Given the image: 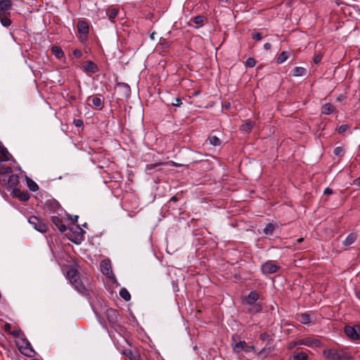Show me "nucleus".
Here are the masks:
<instances>
[{"label": "nucleus", "mask_w": 360, "mask_h": 360, "mask_svg": "<svg viewBox=\"0 0 360 360\" xmlns=\"http://www.w3.org/2000/svg\"><path fill=\"white\" fill-rule=\"evenodd\" d=\"M120 297L125 301H129L131 299V295L126 288H122L120 291Z\"/></svg>", "instance_id": "nucleus-26"}, {"label": "nucleus", "mask_w": 360, "mask_h": 360, "mask_svg": "<svg viewBox=\"0 0 360 360\" xmlns=\"http://www.w3.org/2000/svg\"><path fill=\"white\" fill-rule=\"evenodd\" d=\"M12 172V168L11 167H8V166H4V165H1V167H0V174H10Z\"/></svg>", "instance_id": "nucleus-32"}, {"label": "nucleus", "mask_w": 360, "mask_h": 360, "mask_svg": "<svg viewBox=\"0 0 360 360\" xmlns=\"http://www.w3.org/2000/svg\"><path fill=\"white\" fill-rule=\"evenodd\" d=\"M304 345L309 347H319L321 345V342L317 339L307 338L304 339Z\"/></svg>", "instance_id": "nucleus-16"}, {"label": "nucleus", "mask_w": 360, "mask_h": 360, "mask_svg": "<svg viewBox=\"0 0 360 360\" xmlns=\"http://www.w3.org/2000/svg\"><path fill=\"white\" fill-rule=\"evenodd\" d=\"M274 229H275L274 225L273 224H271V223H269L264 228V233L266 235H271V234L273 233Z\"/></svg>", "instance_id": "nucleus-28"}, {"label": "nucleus", "mask_w": 360, "mask_h": 360, "mask_svg": "<svg viewBox=\"0 0 360 360\" xmlns=\"http://www.w3.org/2000/svg\"><path fill=\"white\" fill-rule=\"evenodd\" d=\"M162 162H158V163H154V164H149L146 165V170H150L152 169H154L155 167H158V165H162Z\"/></svg>", "instance_id": "nucleus-41"}, {"label": "nucleus", "mask_w": 360, "mask_h": 360, "mask_svg": "<svg viewBox=\"0 0 360 360\" xmlns=\"http://www.w3.org/2000/svg\"><path fill=\"white\" fill-rule=\"evenodd\" d=\"M334 153L337 156L341 157L345 154V150L342 147L338 146L335 148Z\"/></svg>", "instance_id": "nucleus-33"}, {"label": "nucleus", "mask_w": 360, "mask_h": 360, "mask_svg": "<svg viewBox=\"0 0 360 360\" xmlns=\"http://www.w3.org/2000/svg\"><path fill=\"white\" fill-rule=\"evenodd\" d=\"M203 20H204V17L202 15H198L193 18V22L197 25H200V24L202 23Z\"/></svg>", "instance_id": "nucleus-35"}, {"label": "nucleus", "mask_w": 360, "mask_h": 360, "mask_svg": "<svg viewBox=\"0 0 360 360\" xmlns=\"http://www.w3.org/2000/svg\"><path fill=\"white\" fill-rule=\"evenodd\" d=\"M357 238L356 234L354 233H350L347 238L343 241V245L345 246H348L352 245Z\"/></svg>", "instance_id": "nucleus-18"}, {"label": "nucleus", "mask_w": 360, "mask_h": 360, "mask_svg": "<svg viewBox=\"0 0 360 360\" xmlns=\"http://www.w3.org/2000/svg\"><path fill=\"white\" fill-rule=\"evenodd\" d=\"M256 63H257L256 60L253 58L250 57L245 60V66L247 68H251L255 67L256 65Z\"/></svg>", "instance_id": "nucleus-27"}, {"label": "nucleus", "mask_w": 360, "mask_h": 360, "mask_svg": "<svg viewBox=\"0 0 360 360\" xmlns=\"http://www.w3.org/2000/svg\"><path fill=\"white\" fill-rule=\"evenodd\" d=\"M11 7L12 2L11 0H0V16L1 15H9Z\"/></svg>", "instance_id": "nucleus-7"}, {"label": "nucleus", "mask_w": 360, "mask_h": 360, "mask_svg": "<svg viewBox=\"0 0 360 360\" xmlns=\"http://www.w3.org/2000/svg\"><path fill=\"white\" fill-rule=\"evenodd\" d=\"M77 28L79 34V39L82 43H84L87 39L89 32V24L84 20H79L77 22Z\"/></svg>", "instance_id": "nucleus-3"}, {"label": "nucleus", "mask_w": 360, "mask_h": 360, "mask_svg": "<svg viewBox=\"0 0 360 360\" xmlns=\"http://www.w3.org/2000/svg\"><path fill=\"white\" fill-rule=\"evenodd\" d=\"M20 333H21V330H15V331L11 332V334H12L14 337H19Z\"/></svg>", "instance_id": "nucleus-49"}, {"label": "nucleus", "mask_w": 360, "mask_h": 360, "mask_svg": "<svg viewBox=\"0 0 360 360\" xmlns=\"http://www.w3.org/2000/svg\"><path fill=\"white\" fill-rule=\"evenodd\" d=\"M289 57V53L287 51H282L278 56L276 62L278 64L283 63Z\"/></svg>", "instance_id": "nucleus-20"}, {"label": "nucleus", "mask_w": 360, "mask_h": 360, "mask_svg": "<svg viewBox=\"0 0 360 360\" xmlns=\"http://www.w3.org/2000/svg\"><path fill=\"white\" fill-rule=\"evenodd\" d=\"M107 317L109 321L115 323L117 321L118 314L117 310L113 309H108L107 310Z\"/></svg>", "instance_id": "nucleus-13"}, {"label": "nucleus", "mask_w": 360, "mask_h": 360, "mask_svg": "<svg viewBox=\"0 0 360 360\" xmlns=\"http://www.w3.org/2000/svg\"><path fill=\"white\" fill-rule=\"evenodd\" d=\"M323 56L321 54H318L316 56H315L314 58V62L316 63V64H318L322 59Z\"/></svg>", "instance_id": "nucleus-45"}, {"label": "nucleus", "mask_w": 360, "mask_h": 360, "mask_svg": "<svg viewBox=\"0 0 360 360\" xmlns=\"http://www.w3.org/2000/svg\"><path fill=\"white\" fill-rule=\"evenodd\" d=\"M323 354L328 360H352V357L347 352L340 349H326Z\"/></svg>", "instance_id": "nucleus-2"}, {"label": "nucleus", "mask_w": 360, "mask_h": 360, "mask_svg": "<svg viewBox=\"0 0 360 360\" xmlns=\"http://www.w3.org/2000/svg\"><path fill=\"white\" fill-rule=\"evenodd\" d=\"M269 338H270L269 335L266 333H263L260 334V335H259L260 340H262L263 341L268 340L269 339Z\"/></svg>", "instance_id": "nucleus-43"}, {"label": "nucleus", "mask_w": 360, "mask_h": 360, "mask_svg": "<svg viewBox=\"0 0 360 360\" xmlns=\"http://www.w3.org/2000/svg\"><path fill=\"white\" fill-rule=\"evenodd\" d=\"M271 45L270 43H265L264 44V49L266 50V51H268L271 49Z\"/></svg>", "instance_id": "nucleus-52"}, {"label": "nucleus", "mask_w": 360, "mask_h": 360, "mask_svg": "<svg viewBox=\"0 0 360 360\" xmlns=\"http://www.w3.org/2000/svg\"><path fill=\"white\" fill-rule=\"evenodd\" d=\"M349 128L348 124H342L338 128V133L342 134L346 131Z\"/></svg>", "instance_id": "nucleus-40"}, {"label": "nucleus", "mask_w": 360, "mask_h": 360, "mask_svg": "<svg viewBox=\"0 0 360 360\" xmlns=\"http://www.w3.org/2000/svg\"><path fill=\"white\" fill-rule=\"evenodd\" d=\"M67 276L70 283L75 286V289L82 294H86L87 292L86 285L81 281L77 271L75 268H70L67 272Z\"/></svg>", "instance_id": "nucleus-1"}, {"label": "nucleus", "mask_w": 360, "mask_h": 360, "mask_svg": "<svg viewBox=\"0 0 360 360\" xmlns=\"http://www.w3.org/2000/svg\"><path fill=\"white\" fill-rule=\"evenodd\" d=\"M27 186L32 191H36L39 189L38 185L30 179L27 180Z\"/></svg>", "instance_id": "nucleus-30"}, {"label": "nucleus", "mask_w": 360, "mask_h": 360, "mask_svg": "<svg viewBox=\"0 0 360 360\" xmlns=\"http://www.w3.org/2000/svg\"><path fill=\"white\" fill-rule=\"evenodd\" d=\"M74 124H75L76 127H80L83 125V122L82 120H75Z\"/></svg>", "instance_id": "nucleus-47"}, {"label": "nucleus", "mask_w": 360, "mask_h": 360, "mask_svg": "<svg viewBox=\"0 0 360 360\" xmlns=\"http://www.w3.org/2000/svg\"><path fill=\"white\" fill-rule=\"evenodd\" d=\"M182 102H181V99L179 98H176L175 99V102H173L172 103V105L174 106H180L181 105Z\"/></svg>", "instance_id": "nucleus-46"}, {"label": "nucleus", "mask_w": 360, "mask_h": 360, "mask_svg": "<svg viewBox=\"0 0 360 360\" xmlns=\"http://www.w3.org/2000/svg\"><path fill=\"white\" fill-rule=\"evenodd\" d=\"M248 351L250 349H254V346H248Z\"/></svg>", "instance_id": "nucleus-60"}, {"label": "nucleus", "mask_w": 360, "mask_h": 360, "mask_svg": "<svg viewBox=\"0 0 360 360\" xmlns=\"http://www.w3.org/2000/svg\"><path fill=\"white\" fill-rule=\"evenodd\" d=\"M124 354L129 356L130 360H140L139 356L138 355H134L131 351H125Z\"/></svg>", "instance_id": "nucleus-34"}, {"label": "nucleus", "mask_w": 360, "mask_h": 360, "mask_svg": "<svg viewBox=\"0 0 360 360\" xmlns=\"http://www.w3.org/2000/svg\"><path fill=\"white\" fill-rule=\"evenodd\" d=\"M15 196L18 197L22 201H27L30 198V195L27 192H22L18 188L13 190Z\"/></svg>", "instance_id": "nucleus-12"}, {"label": "nucleus", "mask_w": 360, "mask_h": 360, "mask_svg": "<svg viewBox=\"0 0 360 360\" xmlns=\"http://www.w3.org/2000/svg\"><path fill=\"white\" fill-rule=\"evenodd\" d=\"M295 346H297V342H290V345H289V349H293Z\"/></svg>", "instance_id": "nucleus-54"}, {"label": "nucleus", "mask_w": 360, "mask_h": 360, "mask_svg": "<svg viewBox=\"0 0 360 360\" xmlns=\"http://www.w3.org/2000/svg\"><path fill=\"white\" fill-rule=\"evenodd\" d=\"M70 219H71L73 223H75L77 221L78 216L77 215L70 216Z\"/></svg>", "instance_id": "nucleus-53"}, {"label": "nucleus", "mask_w": 360, "mask_h": 360, "mask_svg": "<svg viewBox=\"0 0 360 360\" xmlns=\"http://www.w3.org/2000/svg\"><path fill=\"white\" fill-rule=\"evenodd\" d=\"M18 183V176L16 174H11L8 180V184L11 187L16 186Z\"/></svg>", "instance_id": "nucleus-23"}, {"label": "nucleus", "mask_w": 360, "mask_h": 360, "mask_svg": "<svg viewBox=\"0 0 360 360\" xmlns=\"http://www.w3.org/2000/svg\"><path fill=\"white\" fill-rule=\"evenodd\" d=\"M358 13H359V14L360 15V8L359 9Z\"/></svg>", "instance_id": "nucleus-63"}, {"label": "nucleus", "mask_w": 360, "mask_h": 360, "mask_svg": "<svg viewBox=\"0 0 360 360\" xmlns=\"http://www.w3.org/2000/svg\"><path fill=\"white\" fill-rule=\"evenodd\" d=\"M220 1L224 2V3L228 4L230 0H220Z\"/></svg>", "instance_id": "nucleus-61"}, {"label": "nucleus", "mask_w": 360, "mask_h": 360, "mask_svg": "<svg viewBox=\"0 0 360 360\" xmlns=\"http://www.w3.org/2000/svg\"><path fill=\"white\" fill-rule=\"evenodd\" d=\"M120 86L124 88L126 94H129L130 86L127 84L123 83V84H120Z\"/></svg>", "instance_id": "nucleus-44"}, {"label": "nucleus", "mask_w": 360, "mask_h": 360, "mask_svg": "<svg viewBox=\"0 0 360 360\" xmlns=\"http://www.w3.org/2000/svg\"><path fill=\"white\" fill-rule=\"evenodd\" d=\"M0 22L5 27H8L11 25V20L8 17V15H1V16H0Z\"/></svg>", "instance_id": "nucleus-21"}, {"label": "nucleus", "mask_w": 360, "mask_h": 360, "mask_svg": "<svg viewBox=\"0 0 360 360\" xmlns=\"http://www.w3.org/2000/svg\"><path fill=\"white\" fill-rule=\"evenodd\" d=\"M171 200L174 201V202H176L177 201V198L176 196H174V197L172 198Z\"/></svg>", "instance_id": "nucleus-59"}, {"label": "nucleus", "mask_w": 360, "mask_h": 360, "mask_svg": "<svg viewBox=\"0 0 360 360\" xmlns=\"http://www.w3.org/2000/svg\"><path fill=\"white\" fill-rule=\"evenodd\" d=\"M28 221L36 230L39 232L44 233L48 229L47 224L43 220L35 216H31L29 218Z\"/></svg>", "instance_id": "nucleus-4"}, {"label": "nucleus", "mask_w": 360, "mask_h": 360, "mask_svg": "<svg viewBox=\"0 0 360 360\" xmlns=\"http://www.w3.org/2000/svg\"><path fill=\"white\" fill-rule=\"evenodd\" d=\"M259 294L256 291H252L246 297L245 300L248 304H253L258 300Z\"/></svg>", "instance_id": "nucleus-15"}, {"label": "nucleus", "mask_w": 360, "mask_h": 360, "mask_svg": "<svg viewBox=\"0 0 360 360\" xmlns=\"http://www.w3.org/2000/svg\"><path fill=\"white\" fill-rule=\"evenodd\" d=\"M254 125H255L254 122L249 121V122H247L245 124H242L240 127V129L245 132H248L252 129Z\"/></svg>", "instance_id": "nucleus-24"}, {"label": "nucleus", "mask_w": 360, "mask_h": 360, "mask_svg": "<svg viewBox=\"0 0 360 360\" xmlns=\"http://www.w3.org/2000/svg\"><path fill=\"white\" fill-rule=\"evenodd\" d=\"M354 182H355V184H356V185H358L359 186H360V177H359V178H358V179H356L355 180V181H354Z\"/></svg>", "instance_id": "nucleus-56"}, {"label": "nucleus", "mask_w": 360, "mask_h": 360, "mask_svg": "<svg viewBox=\"0 0 360 360\" xmlns=\"http://www.w3.org/2000/svg\"><path fill=\"white\" fill-rule=\"evenodd\" d=\"M345 334L350 338L353 340H359L360 339V327L355 326H347L345 328Z\"/></svg>", "instance_id": "nucleus-6"}, {"label": "nucleus", "mask_w": 360, "mask_h": 360, "mask_svg": "<svg viewBox=\"0 0 360 360\" xmlns=\"http://www.w3.org/2000/svg\"><path fill=\"white\" fill-rule=\"evenodd\" d=\"M51 53L56 56L58 59H61L64 56V52L61 48L57 46H53L51 47Z\"/></svg>", "instance_id": "nucleus-17"}, {"label": "nucleus", "mask_w": 360, "mask_h": 360, "mask_svg": "<svg viewBox=\"0 0 360 360\" xmlns=\"http://www.w3.org/2000/svg\"><path fill=\"white\" fill-rule=\"evenodd\" d=\"M356 295L357 297L360 300V289H359L356 291Z\"/></svg>", "instance_id": "nucleus-57"}, {"label": "nucleus", "mask_w": 360, "mask_h": 360, "mask_svg": "<svg viewBox=\"0 0 360 360\" xmlns=\"http://www.w3.org/2000/svg\"><path fill=\"white\" fill-rule=\"evenodd\" d=\"M73 56L77 58H80L82 56V53L79 49H75L72 52Z\"/></svg>", "instance_id": "nucleus-42"}, {"label": "nucleus", "mask_w": 360, "mask_h": 360, "mask_svg": "<svg viewBox=\"0 0 360 360\" xmlns=\"http://www.w3.org/2000/svg\"><path fill=\"white\" fill-rule=\"evenodd\" d=\"M89 106H93L95 110H101L104 106V98L101 96H90L87 99Z\"/></svg>", "instance_id": "nucleus-5"}, {"label": "nucleus", "mask_w": 360, "mask_h": 360, "mask_svg": "<svg viewBox=\"0 0 360 360\" xmlns=\"http://www.w3.org/2000/svg\"><path fill=\"white\" fill-rule=\"evenodd\" d=\"M308 355L305 352H299L294 354L291 358V360H307Z\"/></svg>", "instance_id": "nucleus-22"}, {"label": "nucleus", "mask_w": 360, "mask_h": 360, "mask_svg": "<svg viewBox=\"0 0 360 360\" xmlns=\"http://www.w3.org/2000/svg\"><path fill=\"white\" fill-rule=\"evenodd\" d=\"M10 160V154L8 150L4 147L0 150V161H8Z\"/></svg>", "instance_id": "nucleus-19"}, {"label": "nucleus", "mask_w": 360, "mask_h": 360, "mask_svg": "<svg viewBox=\"0 0 360 360\" xmlns=\"http://www.w3.org/2000/svg\"><path fill=\"white\" fill-rule=\"evenodd\" d=\"M119 13L118 9L112 8L107 12V15L110 20L113 21L114 19L117 16Z\"/></svg>", "instance_id": "nucleus-25"}, {"label": "nucleus", "mask_w": 360, "mask_h": 360, "mask_svg": "<svg viewBox=\"0 0 360 360\" xmlns=\"http://www.w3.org/2000/svg\"><path fill=\"white\" fill-rule=\"evenodd\" d=\"M291 72L293 77H302L307 74V70L303 67H295Z\"/></svg>", "instance_id": "nucleus-14"}, {"label": "nucleus", "mask_w": 360, "mask_h": 360, "mask_svg": "<svg viewBox=\"0 0 360 360\" xmlns=\"http://www.w3.org/2000/svg\"><path fill=\"white\" fill-rule=\"evenodd\" d=\"M51 221L53 224H55L57 227L58 226V225H60V224L62 223V221L61 219L58 217H56V216H54V217H52L51 218Z\"/></svg>", "instance_id": "nucleus-37"}, {"label": "nucleus", "mask_w": 360, "mask_h": 360, "mask_svg": "<svg viewBox=\"0 0 360 360\" xmlns=\"http://www.w3.org/2000/svg\"><path fill=\"white\" fill-rule=\"evenodd\" d=\"M208 139L210 140V144L213 146H219L221 144V141L218 137L216 136H209Z\"/></svg>", "instance_id": "nucleus-29"}, {"label": "nucleus", "mask_w": 360, "mask_h": 360, "mask_svg": "<svg viewBox=\"0 0 360 360\" xmlns=\"http://www.w3.org/2000/svg\"><path fill=\"white\" fill-rule=\"evenodd\" d=\"M101 270L107 277L110 278L112 275L110 262L109 260H103L101 262Z\"/></svg>", "instance_id": "nucleus-8"}, {"label": "nucleus", "mask_w": 360, "mask_h": 360, "mask_svg": "<svg viewBox=\"0 0 360 360\" xmlns=\"http://www.w3.org/2000/svg\"><path fill=\"white\" fill-rule=\"evenodd\" d=\"M58 228L59 231L62 233L65 232L67 230L65 225H64L63 223L60 224V225H58Z\"/></svg>", "instance_id": "nucleus-48"}, {"label": "nucleus", "mask_w": 360, "mask_h": 360, "mask_svg": "<svg viewBox=\"0 0 360 360\" xmlns=\"http://www.w3.org/2000/svg\"><path fill=\"white\" fill-rule=\"evenodd\" d=\"M333 193V190L330 188H326L324 191V194L326 195H330Z\"/></svg>", "instance_id": "nucleus-51"}, {"label": "nucleus", "mask_w": 360, "mask_h": 360, "mask_svg": "<svg viewBox=\"0 0 360 360\" xmlns=\"http://www.w3.org/2000/svg\"><path fill=\"white\" fill-rule=\"evenodd\" d=\"M233 349L235 352L239 353L241 351L248 352V345L245 341H239L235 344H232Z\"/></svg>", "instance_id": "nucleus-10"}, {"label": "nucleus", "mask_w": 360, "mask_h": 360, "mask_svg": "<svg viewBox=\"0 0 360 360\" xmlns=\"http://www.w3.org/2000/svg\"><path fill=\"white\" fill-rule=\"evenodd\" d=\"M11 328V326L10 323H6L4 326V329L6 330V331H10Z\"/></svg>", "instance_id": "nucleus-50"}, {"label": "nucleus", "mask_w": 360, "mask_h": 360, "mask_svg": "<svg viewBox=\"0 0 360 360\" xmlns=\"http://www.w3.org/2000/svg\"><path fill=\"white\" fill-rule=\"evenodd\" d=\"M261 309H262L261 306L256 304V305L252 306V307H251L249 310L250 312L257 313V312H259V311H261Z\"/></svg>", "instance_id": "nucleus-38"}, {"label": "nucleus", "mask_w": 360, "mask_h": 360, "mask_svg": "<svg viewBox=\"0 0 360 360\" xmlns=\"http://www.w3.org/2000/svg\"><path fill=\"white\" fill-rule=\"evenodd\" d=\"M323 111H328V112H333L334 110L333 105L330 103H326L323 106Z\"/></svg>", "instance_id": "nucleus-36"}, {"label": "nucleus", "mask_w": 360, "mask_h": 360, "mask_svg": "<svg viewBox=\"0 0 360 360\" xmlns=\"http://www.w3.org/2000/svg\"><path fill=\"white\" fill-rule=\"evenodd\" d=\"M262 34L260 32L252 34V38L255 41H259L262 39Z\"/></svg>", "instance_id": "nucleus-39"}, {"label": "nucleus", "mask_w": 360, "mask_h": 360, "mask_svg": "<svg viewBox=\"0 0 360 360\" xmlns=\"http://www.w3.org/2000/svg\"><path fill=\"white\" fill-rule=\"evenodd\" d=\"M265 350H266V349H265V348H264V349H263V350L261 352V353H262V352H265Z\"/></svg>", "instance_id": "nucleus-62"}, {"label": "nucleus", "mask_w": 360, "mask_h": 360, "mask_svg": "<svg viewBox=\"0 0 360 360\" xmlns=\"http://www.w3.org/2000/svg\"><path fill=\"white\" fill-rule=\"evenodd\" d=\"M296 342H297V345H304V339L300 340L297 341Z\"/></svg>", "instance_id": "nucleus-55"}, {"label": "nucleus", "mask_w": 360, "mask_h": 360, "mask_svg": "<svg viewBox=\"0 0 360 360\" xmlns=\"http://www.w3.org/2000/svg\"><path fill=\"white\" fill-rule=\"evenodd\" d=\"M303 240H304V238H298V239L297 240V244L301 243Z\"/></svg>", "instance_id": "nucleus-58"}, {"label": "nucleus", "mask_w": 360, "mask_h": 360, "mask_svg": "<svg viewBox=\"0 0 360 360\" xmlns=\"http://www.w3.org/2000/svg\"><path fill=\"white\" fill-rule=\"evenodd\" d=\"M83 68L86 72L95 73L98 71L97 65L91 60L85 62Z\"/></svg>", "instance_id": "nucleus-11"}, {"label": "nucleus", "mask_w": 360, "mask_h": 360, "mask_svg": "<svg viewBox=\"0 0 360 360\" xmlns=\"http://www.w3.org/2000/svg\"><path fill=\"white\" fill-rule=\"evenodd\" d=\"M278 269V266L271 261L266 262L262 266V270L264 274H273Z\"/></svg>", "instance_id": "nucleus-9"}, {"label": "nucleus", "mask_w": 360, "mask_h": 360, "mask_svg": "<svg viewBox=\"0 0 360 360\" xmlns=\"http://www.w3.org/2000/svg\"><path fill=\"white\" fill-rule=\"evenodd\" d=\"M300 321L302 324H307V323H309L310 322V316H309V315L307 314H301L300 318Z\"/></svg>", "instance_id": "nucleus-31"}]
</instances>
